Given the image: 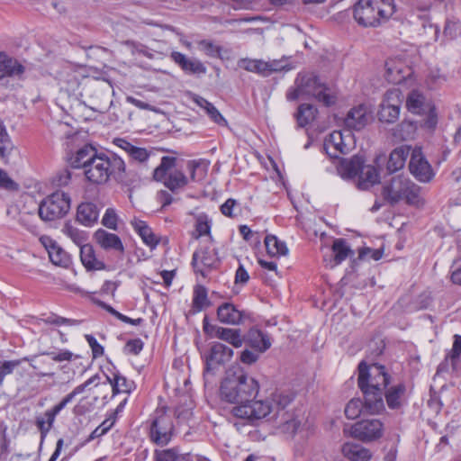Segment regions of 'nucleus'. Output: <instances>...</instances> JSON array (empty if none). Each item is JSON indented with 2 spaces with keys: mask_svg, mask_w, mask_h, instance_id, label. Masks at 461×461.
<instances>
[{
  "mask_svg": "<svg viewBox=\"0 0 461 461\" xmlns=\"http://www.w3.org/2000/svg\"><path fill=\"white\" fill-rule=\"evenodd\" d=\"M259 391L258 381L239 365L230 366L220 388L221 399L233 404L230 413L239 419L253 422L271 413L270 400L253 401Z\"/></svg>",
  "mask_w": 461,
  "mask_h": 461,
  "instance_id": "1",
  "label": "nucleus"
},
{
  "mask_svg": "<svg viewBox=\"0 0 461 461\" xmlns=\"http://www.w3.org/2000/svg\"><path fill=\"white\" fill-rule=\"evenodd\" d=\"M390 378L384 366H367L364 362L359 364L357 384L363 393L367 412L377 414L384 410V391L389 384Z\"/></svg>",
  "mask_w": 461,
  "mask_h": 461,
  "instance_id": "2",
  "label": "nucleus"
},
{
  "mask_svg": "<svg viewBox=\"0 0 461 461\" xmlns=\"http://www.w3.org/2000/svg\"><path fill=\"white\" fill-rule=\"evenodd\" d=\"M288 101L298 98H314L320 103L329 106L335 103L332 90L318 76L310 72H301L297 75L294 85L286 93Z\"/></svg>",
  "mask_w": 461,
  "mask_h": 461,
  "instance_id": "3",
  "label": "nucleus"
},
{
  "mask_svg": "<svg viewBox=\"0 0 461 461\" xmlns=\"http://www.w3.org/2000/svg\"><path fill=\"white\" fill-rule=\"evenodd\" d=\"M124 172L125 163L120 157L115 155L108 157L100 154L90 162L84 175L89 182L102 185L106 183L111 176L122 181Z\"/></svg>",
  "mask_w": 461,
  "mask_h": 461,
  "instance_id": "4",
  "label": "nucleus"
},
{
  "mask_svg": "<svg viewBox=\"0 0 461 461\" xmlns=\"http://www.w3.org/2000/svg\"><path fill=\"white\" fill-rule=\"evenodd\" d=\"M59 85L61 91L79 99L93 96L97 88L98 81L86 76L84 68H68L60 72Z\"/></svg>",
  "mask_w": 461,
  "mask_h": 461,
  "instance_id": "5",
  "label": "nucleus"
},
{
  "mask_svg": "<svg viewBox=\"0 0 461 461\" xmlns=\"http://www.w3.org/2000/svg\"><path fill=\"white\" fill-rule=\"evenodd\" d=\"M395 12L393 0H358L354 8L356 21L365 26H377Z\"/></svg>",
  "mask_w": 461,
  "mask_h": 461,
  "instance_id": "6",
  "label": "nucleus"
},
{
  "mask_svg": "<svg viewBox=\"0 0 461 461\" xmlns=\"http://www.w3.org/2000/svg\"><path fill=\"white\" fill-rule=\"evenodd\" d=\"M384 195L392 203L404 200L408 204L420 206L423 204L420 197V187L402 176L392 178L384 186Z\"/></svg>",
  "mask_w": 461,
  "mask_h": 461,
  "instance_id": "7",
  "label": "nucleus"
},
{
  "mask_svg": "<svg viewBox=\"0 0 461 461\" xmlns=\"http://www.w3.org/2000/svg\"><path fill=\"white\" fill-rule=\"evenodd\" d=\"M72 357L73 353L65 349L59 353L42 352L39 355L25 357L23 358V361L29 362L30 366L35 371V375L38 378L48 377L52 379V383L48 386L50 388L57 384L53 362L70 361Z\"/></svg>",
  "mask_w": 461,
  "mask_h": 461,
  "instance_id": "8",
  "label": "nucleus"
},
{
  "mask_svg": "<svg viewBox=\"0 0 461 461\" xmlns=\"http://www.w3.org/2000/svg\"><path fill=\"white\" fill-rule=\"evenodd\" d=\"M291 394L285 392H276L272 394L270 402L275 412L276 428L284 434L294 435L298 429L301 421L296 419L294 412L285 411L292 402Z\"/></svg>",
  "mask_w": 461,
  "mask_h": 461,
  "instance_id": "9",
  "label": "nucleus"
},
{
  "mask_svg": "<svg viewBox=\"0 0 461 461\" xmlns=\"http://www.w3.org/2000/svg\"><path fill=\"white\" fill-rule=\"evenodd\" d=\"M70 210V197L68 194L57 191L47 196L39 205L40 218L51 221L64 217Z\"/></svg>",
  "mask_w": 461,
  "mask_h": 461,
  "instance_id": "10",
  "label": "nucleus"
},
{
  "mask_svg": "<svg viewBox=\"0 0 461 461\" xmlns=\"http://www.w3.org/2000/svg\"><path fill=\"white\" fill-rule=\"evenodd\" d=\"M176 160L175 157L165 156L153 171L154 179L163 182L172 191L181 188L187 184V178L183 172L176 169L173 170Z\"/></svg>",
  "mask_w": 461,
  "mask_h": 461,
  "instance_id": "11",
  "label": "nucleus"
},
{
  "mask_svg": "<svg viewBox=\"0 0 461 461\" xmlns=\"http://www.w3.org/2000/svg\"><path fill=\"white\" fill-rule=\"evenodd\" d=\"M402 103V95L399 89L386 91L379 105L378 120L385 123L395 122L400 115Z\"/></svg>",
  "mask_w": 461,
  "mask_h": 461,
  "instance_id": "12",
  "label": "nucleus"
},
{
  "mask_svg": "<svg viewBox=\"0 0 461 461\" xmlns=\"http://www.w3.org/2000/svg\"><path fill=\"white\" fill-rule=\"evenodd\" d=\"M173 430L171 416L163 410H157L150 426V439L157 445L165 446L171 440Z\"/></svg>",
  "mask_w": 461,
  "mask_h": 461,
  "instance_id": "13",
  "label": "nucleus"
},
{
  "mask_svg": "<svg viewBox=\"0 0 461 461\" xmlns=\"http://www.w3.org/2000/svg\"><path fill=\"white\" fill-rule=\"evenodd\" d=\"M354 137L350 131H335L324 140L323 149L330 158H339L354 148Z\"/></svg>",
  "mask_w": 461,
  "mask_h": 461,
  "instance_id": "14",
  "label": "nucleus"
},
{
  "mask_svg": "<svg viewBox=\"0 0 461 461\" xmlns=\"http://www.w3.org/2000/svg\"><path fill=\"white\" fill-rule=\"evenodd\" d=\"M350 434L362 442H372L383 436L384 424L378 419H365L352 425Z\"/></svg>",
  "mask_w": 461,
  "mask_h": 461,
  "instance_id": "15",
  "label": "nucleus"
},
{
  "mask_svg": "<svg viewBox=\"0 0 461 461\" xmlns=\"http://www.w3.org/2000/svg\"><path fill=\"white\" fill-rule=\"evenodd\" d=\"M411 174L420 182L428 183L435 176L434 171L421 152L420 147L412 149L409 162Z\"/></svg>",
  "mask_w": 461,
  "mask_h": 461,
  "instance_id": "16",
  "label": "nucleus"
},
{
  "mask_svg": "<svg viewBox=\"0 0 461 461\" xmlns=\"http://www.w3.org/2000/svg\"><path fill=\"white\" fill-rule=\"evenodd\" d=\"M233 354L234 351L230 347L220 342L212 343L209 355L206 357V372L225 365L232 358Z\"/></svg>",
  "mask_w": 461,
  "mask_h": 461,
  "instance_id": "17",
  "label": "nucleus"
},
{
  "mask_svg": "<svg viewBox=\"0 0 461 461\" xmlns=\"http://www.w3.org/2000/svg\"><path fill=\"white\" fill-rule=\"evenodd\" d=\"M411 73V68L400 58L389 59L385 63V77L392 84L403 82Z\"/></svg>",
  "mask_w": 461,
  "mask_h": 461,
  "instance_id": "18",
  "label": "nucleus"
},
{
  "mask_svg": "<svg viewBox=\"0 0 461 461\" xmlns=\"http://www.w3.org/2000/svg\"><path fill=\"white\" fill-rule=\"evenodd\" d=\"M406 107L414 114H423L433 110L431 102L419 90H411L406 98Z\"/></svg>",
  "mask_w": 461,
  "mask_h": 461,
  "instance_id": "19",
  "label": "nucleus"
},
{
  "mask_svg": "<svg viewBox=\"0 0 461 461\" xmlns=\"http://www.w3.org/2000/svg\"><path fill=\"white\" fill-rule=\"evenodd\" d=\"M370 121V114L365 105H358L352 108L347 114L344 123L348 129L359 131Z\"/></svg>",
  "mask_w": 461,
  "mask_h": 461,
  "instance_id": "20",
  "label": "nucleus"
},
{
  "mask_svg": "<svg viewBox=\"0 0 461 461\" xmlns=\"http://www.w3.org/2000/svg\"><path fill=\"white\" fill-rule=\"evenodd\" d=\"M170 57L187 74L202 75L206 73V67L196 59H188L178 51H173Z\"/></svg>",
  "mask_w": 461,
  "mask_h": 461,
  "instance_id": "21",
  "label": "nucleus"
},
{
  "mask_svg": "<svg viewBox=\"0 0 461 461\" xmlns=\"http://www.w3.org/2000/svg\"><path fill=\"white\" fill-rule=\"evenodd\" d=\"M95 240L105 250H114L120 254L124 252V247L121 239L114 233L99 229L95 233Z\"/></svg>",
  "mask_w": 461,
  "mask_h": 461,
  "instance_id": "22",
  "label": "nucleus"
},
{
  "mask_svg": "<svg viewBox=\"0 0 461 461\" xmlns=\"http://www.w3.org/2000/svg\"><path fill=\"white\" fill-rule=\"evenodd\" d=\"M4 62L2 64L0 80L5 77L23 79L26 72V67L18 59L5 53Z\"/></svg>",
  "mask_w": 461,
  "mask_h": 461,
  "instance_id": "23",
  "label": "nucleus"
},
{
  "mask_svg": "<svg viewBox=\"0 0 461 461\" xmlns=\"http://www.w3.org/2000/svg\"><path fill=\"white\" fill-rule=\"evenodd\" d=\"M244 343L258 352H266L271 347L269 337L258 329H250L244 335Z\"/></svg>",
  "mask_w": 461,
  "mask_h": 461,
  "instance_id": "24",
  "label": "nucleus"
},
{
  "mask_svg": "<svg viewBox=\"0 0 461 461\" xmlns=\"http://www.w3.org/2000/svg\"><path fill=\"white\" fill-rule=\"evenodd\" d=\"M216 257L212 250L200 249L193 255L192 264L196 272L205 275L204 269H210L216 264Z\"/></svg>",
  "mask_w": 461,
  "mask_h": 461,
  "instance_id": "25",
  "label": "nucleus"
},
{
  "mask_svg": "<svg viewBox=\"0 0 461 461\" xmlns=\"http://www.w3.org/2000/svg\"><path fill=\"white\" fill-rule=\"evenodd\" d=\"M113 142L124 150L133 161L140 164L148 163L151 157L150 151L144 148L134 146L124 139H115Z\"/></svg>",
  "mask_w": 461,
  "mask_h": 461,
  "instance_id": "26",
  "label": "nucleus"
},
{
  "mask_svg": "<svg viewBox=\"0 0 461 461\" xmlns=\"http://www.w3.org/2000/svg\"><path fill=\"white\" fill-rule=\"evenodd\" d=\"M364 164L361 156L356 155L350 159H342L337 167L338 174L344 179H352L359 176L360 169Z\"/></svg>",
  "mask_w": 461,
  "mask_h": 461,
  "instance_id": "27",
  "label": "nucleus"
},
{
  "mask_svg": "<svg viewBox=\"0 0 461 461\" xmlns=\"http://www.w3.org/2000/svg\"><path fill=\"white\" fill-rule=\"evenodd\" d=\"M217 318L220 322L228 325H239L242 321L243 312L232 303H224L217 309Z\"/></svg>",
  "mask_w": 461,
  "mask_h": 461,
  "instance_id": "28",
  "label": "nucleus"
},
{
  "mask_svg": "<svg viewBox=\"0 0 461 461\" xmlns=\"http://www.w3.org/2000/svg\"><path fill=\"white\" fill-rule=\"evenodd\" d=\"M411 150V147L408 145H402L394 149L389 156L387 163L388 171L393 173L402 169Z\"/></svg>",
  "mask_w": 461,
  "mask_h": 461,
  "instance_id": "29",
  "label": "nucleus"
},
{
  "mask_svg": "<svg viewBox=\"0 0 461 461\" xmlns=\"http://www.w3.org/2000/svg\"><path fill=\"white\" fill-rule=\"evenodd\" d=\"M341 452L350 461H369L372 456L369 449L359 444L350 442L343 444Z\"/></svg>",
  "mask_w": 461,
  "mask_h": 461,
  "instance_id": "30",
  "label": "nucleus"
},
{
  "mask_svg": "<svg viewBox=\"0 0 461 461\" xmlns=\"http://www.w3.org/2000/svg\"><path fill=\"white\" fill-rule=\"evenodd\" d=\"M80 248V260L83 266L89 271L103 270L105 268L104 262L98 260L95 257L92 245L86 242Z\"/></svg>",
  "mask_w": 461,
  "mask_h": 461,
  "instance_id": "31",
  "label": "nucleus"
},
{
  "mask_svg": "<svg viewBox=\"0 0 461 461\" xmlns=\"http://www.w3.org/2000/svg\"><path fill=\"white\" fill-rule=\"evenodd\" d=\"M98 209L93 203H82L77 210V221L85 226H91L97 221Z\"/></svg>",
  "mask_w": 461,
  "mask_h": 461,
  "instance_id": "32",
  "label": "nucleus"
},
{
  "mask_svg": "<svg viewBox=\"0 0 461 461\" xmlns=\"http://www.w3.org/2000/svg\"><path fill=\"white\" fill-rule=\"evenodd\" d=\"M405 392L406 386L403 384L393 385L389 387L386 392L384 391L387 406L392 410L400 409L404 402Z\"/></svg>",
  "mask_w": 461,
  "mask_h": 461,
  "instance_id": "33",
  "label": "nucleus"
},
{
  "mask_svg": "<svg viewBox=\"0 0 461 461\" xmlns=\"http://www.w3.org/2000/svg\"><path fill=\"white\" fill-rule=\"evenodd\" d=\"M131 225L147 246L150 249L157 247L159 240L145 221L135 219L131 221Z\"/></svg>",
  "mask_w": 461,
  "mask_h": 461,
  "instance_id": "34",
  "label": "nucleus"
},
{
  "mask_svg": "<svg viewBox=\"0 0 461 461\" xmlns=\"http://www.w3.org/2000/svg\"><path fill=\"white\" fill-rule=\"evenodd\" d=\"M95 149L86 146L76 153L75 157L71 160V165L76 168H83L84 171L88 167L90 162L97 157Z\"/></svg>",
  "mask_w": 461,
  "mask_h": 461,
  "instance_id": "35",
  "label": "nucleus"
},
{
  "mask_svg": "<svg viewBox=\"0 0 461 461\" xmlns=\"http://www.w3.org/2000/svg\"><path fill=\"white\" fill-rule=\"evenodd\" d=\"M358 187L367 189L368 187L379 183V174L376 168L371 165H362L359 172Z\"/></svg>",
  "mask_w": 461,
  "mask_h": 461,
  "instance_id": "36",
  "label": "nucleus"
},
{
  "mask_svg": "<svg viewBox=\"0 0 461 461\" xmlns=\"http://www.w3.org/2000/svg\"><path fill=\"white\" fill-rule=\"evenodd\" d=\"M61 232L78 247L87 242L89 239V235L86 231L80 230L70 221H66L64 223Z\"/></svg>",
  "mask_w": 461,
  "mask_h": 461,
  "instance_id": "37",
  "label": "nucleus"
},
{
  "mask_svg": "<svg viewBox=\"0 0 461 461\" xmlns=\"http://www.w3.org/2000/svg\"><path fill=\"white\" fill-rule=\"evenodd\" d=\"M194 102L202 109L205 111L207 115L211 118L212 121H213L218 125L226 126L227 121L225 118L221 114V113L218 111V109L209 101L204 99L201 96H194Z\"/></svg>",
  "mask_w": 461,
  "mask_h": 461,
  "instance_id": "38",
  "label": "nucleus"
},
{
  "mask_svg": "<svg viewBox=\"0 0 461 461\" xmlns=\"http://www.w3.org/2000/svg\"><path fill=\"white\" fill-rule=\"evenodd\" d=\"M218 339L239 348L244 344V335L240 329L222 328L218 330Z\"/></svg>",
  "mask_w": 461,
  "mask_h": 461,
  "instance_id": "39",
  "label": "nucleus"
},
{
  "mask_svg": "<svg viewBox=\"0 0 461 461\" xmlns=\"http://www.w3.org/2000/svg\"><path fill=\"white\" fill-rule=\"evenodd\" d=\"M240 68L249 71L257 73L263 77H268L267 61L262 59H241L239 60Z\"/></svg>",
  "mask_w": 461,
  "mask_h": 461,
  "instance_id": "40",
  "label": "nucleus"
},
{
  "mask_svg": "<svg viewBox=\"0 0 461 461\" xmlns=\"http://www.w3.org/2000/svg\"><path fill=\"white\" fill-rule=\"evenodd\" d=\"M97 379H98V376L94 375V376L90 377L88 380H86L84 384L75 387L71 393H69L68 395H66L59 403H58L51 409L53 411V412L58 415L60 412V411L66 407V405L68 403L72 402V400L75 398L76 395L83 393L86 387H88L90 384H94Z\"/></svg>",
  "mask_w": 461,
  "mask_h": 461,
  "instance_id": "41",
  "label": "nucleus"
},
{
  "mask_svg": "<svg viewBox=\"0 0 461 461\" xmlns=\"http://www.w3.org/2000/svg\"><path fill=\"white\" fill-rule=\"evenodd\" d=\"M156 461H193L189 453H180L178 448L173 447L156 451Z\"/></svg>",
  "mask_w": 461,
  "mask_h": 461,
  "instance_id": "42",
  "label": "nucleus"
},
{
  "mask_svg": "<svg viewBox=\"0 0 461 461\" xmlns=\"http://www.w3.org/2000/svg\"><path fill=\"white\" fill-rule=\"evenodd\" d=\"M265 246L267 254L272 257L285 256L288 252L285 243L274 235H267L265 238Z\"/></svg>",
  "mask_w": 461,
  "mask_h": 461,
  "instance_id": "43",
  "label": "nucleus"
},
{
  "mask_svg": "<svg viewBox=\"0 0 461 461\" xmlns=\"http://www.w3.org/2000/svg\"><path fill=\"white\" fill-rule=\"evenodd\" d=\"M335 265L343 262L347 258L352 256L353 250L344 239H336L332 244Z\"/></svg>",
  "mask_w": 461,
  "mask_h": 461,
  "instance_id": "44",
  "label": "nucleus"
},
{
  "mask_svg": "<svg viewBox=\"0 0 461 461\" xmlns=\"http://www.w3.org/2000/svg\"><path fill=\"white\" fill-rule=\"evenodd\" d=\"M317 109L309 104H303L298 107L296 113L297 123L300 127H304L312 122L316 116Z\"/></svg>",
  "mask_w": 461,
  "mask_h": 461,
  "instance_id": "45",
  "label": "nucleus"
},
{
  "mask_svg": "<svg viewBox=\"0 0 461 461\" xmlns=\"http://www.w3.org/2000/svg\"><path fill=\"white\" fill-rule=\"evenodd\" d=\"M107 380L112 385L113 394L121 393H129L133 385L131 381H129L125 376L120 374L114 375L113 379L107 376Z\"/></svg>",
  "mask_w": 461,
  "mask_h": 461,
  "instance_id": "46",
  "label": "nucleus"
},
{
  "mask_svg": "<svg viewBox=\"0 0 461 461\" xmlns=\"http://www.w3.org/2000/svg\"><path fill=\"white\" fill-rule=\"evenodd\" d=\"M209 305V300L207 297V290L202 285H197L194 288L193 303L192 306L194 312H201L206 306Z\"/></svg>",
  "mask_w": 461,
  "mask_h": 461,
  "instance_id": "47",
  "label": "nucleus"
},
{
  "mask_svg": "<svg viewBox=\"0 0 461 461\" xmlns=\"http://www.w3.org/2000/svg\"><path fill=\"white\" fill-rule=\"evenodd\" d=\"M50 260L56 266L68 267L70 263V256L61 247L57 245L49 252Z\"/></svg>",
  "mask_w": 461,
  "mask_h": 461,
  "instance_id": "48",
  "label": "nucleus"
},
{
  "mask_svg": "<svg viewBox=\"0 0 461 461\" xmlns=\"http://www.w3.org/2000/svg\"><path fill=\"white\" fill-rule=\"evenodd\" d=\"M14 149V144L2 122H0V157L7 160Z\"/></svg>",
  "mask_w": 461,
  "mask_h": 461,
  "instance_id": "49",
  "label": "nucleus"
},
{
  "mask_svg": "<svg viewBox=\"0 0 461 461\" xmlns=\"http://www.w3.org/2000/svg\"><path fill=\"white\" fill-rule=\"evenodd\" d=\"M366 411L365 402H363L359 398L351 399L345 407V415L348 419H357L363 410Z\"/></svg>",
  "mask_w": 461,
  "mask_h": 461,
  "instance_id": "50",
  "label": "nucleus"
},
{
  "mask_svg": "<svg viewBox=\"0 0 461 461\" xmlns=\"http://www.w3.org/2000/svg\"><path fill=\"white\" fill-rule=\"evenodd\" d=\"M416 132V125L409 121H403L398 124L395 135L401 140H411L414 138Z\"/></svg>",
  "mask_w": 461,
  "mask_h": 461,
  "instance_id": "51",
  "label": "nucleus"
},
{
  "mask_svg": "<svg viewBox=\"0 0 461 461\" xmlns=\"http://www.w3.org/2000/svg\"><path fill=\"white\" fill-rule=\"evenodd\" d=\"M211 232V224L206 214H199L195 220V232L194 237L195 239L200 238L203 235H209Z\"/></svg>",
  "mask_w": 461,
  "mask_h": 461,
  "instance_id": "52",
  "label": "nucleus"
},
{
  "mask_svg": "<svg viewBox=\"0 0 461 461\" xmlns=\"http://www.w3.org/2000/svg\"><path fill=\"white\" fill-rule=\"evenodd\" d=\"M19 188V184L5 170L0 168V189L7 192H17Z\"/></svg>",
  "mask_w": 461,
  "mask_h": 461,
  "instance_id": "53",
  "label": "nucleus"
},
{
  "mask_svg": "<svg viewBox=\"0 0 461 461\" xmlns=\"http://www.w3.org/2000/svg\"><path fill=\"white\" fill-rule=\"evenodd\" d=\"M23 359L0 362V385H2L5 377L12 374L14 370L21 365Z\"/></svg>",
  "mask_w": 461,
  "mask_h": 461,
  "instance_id": "54",
  "label": "nucleus"
},
{
  "mask_svg": "<svg viewBox=\"0 0 461 461\" xmlns=\"http://www.w3.org/2000/svg\"><path fill=\"white\" fill-rule=\"evenodd\" d=\"M261 354L262 352H258L255 349L246 348L240 352V361L242 364L250 366L255 364L259 359V356Z\"/></svg>",
  "mask_w": 461,
  "mask_h": 461,
  "instance_id": "55",
  "label": "nucleus"
},
{
  "mask_svg": "<svg viewBox=\"0 0 461 461\" xmlns=\"http://www.w3.org/2000/svg\"><path fill=\"white\" fill-rule=\"evenodd\" d=\"M198 45L200 50L209 57H218L220 55L221 48L210 41H201Z\"/></svg>",
  "mask_w": 461,
  "mask_h": 461,
  "instance_id": "56",
  "label": "nucleus"
},
{
  "mask_svg": "<svg viewBox=\"0 0 461 461\" xmlns=\"http://www.w3.org/2000/svg\"><path fill=\"white\" fill-rule=\"evenodd\" d=\"M71 180V172L70 170L65 168L59 171L53 178V184L56 186L62 187L66 186L69 184Z\"/></svg>",
  "mask_w": 461,
  "mask_h": 461,
  "instance_id": "57",
  "label": "nucleus"
},
{
  "mask_svg": "<svg viewBox=\"0 0 461 461\" xmlns=\"http://www.w3.org/2000/svg\"><path fill=\"white\" fill-rule=\"evenodd\" d=\"M102 223H103V225H104L105 227H107L109 229L116 230L117 215L113 209L109 208L106 210V212L102 219Z\"/></svg>",
  "mask_w": 461,
  "mask_h": 461,
  "instance_id": "58",
  "label": "nucleus"
},
{
  "mask_svg": "<svg viewBox=\"0 0 461 461\" xmlns=\"http://www.w3.org/2000/svg\"><path fill=\"white\" fill-rule=\"evenodd\" d=\"M143 348V342L140 339L129 340L124 348L127 354L138 355Z\"/></svg>",
  "mask_w": 461,
  "mask_h": 461,
  "instance_id": "59",
  "label": "nucleus"
},
{
  "mask_svg": "<svg viewBox=\"0 0 461 461\" xmlns=\"http://www.w3.org/2000/svg\"><path fill=\"white\" fill-rule=\"evenodd\" d=\"M461 357V336L455 335L452 353L449 357L453 368H456V359Z\"/></svg>",
  "mask_w": 461,
  "mask_h": 461,
  "instance_id": "60",
  "label": "nucleus"
},
{
  "mask_svg": "<svg viewBox=\"0 0 461 461\" xmlns=\"http://www.w3.org/2000/svg\"><path fill=\"white\" fill-rule=\"evenodd\" d=\"M86 339L88 342L94 357H100L104 354V348L97 342L92 335H86Z\"/></svg>",
  "mask_w": 461,
  "mask_h": 461,
  "instance_id": "61",
  "label": "nucleus"
},
{
  "mask_svg": "<svg viewBox=\"0 0 461 461\" xmlns=\"http://www.w3.org/2000/svg\"><path fill=\"white\" fill-rule=\"evenodd\" d=\"M368 257L374 260H378L382 258V251H380L379 249H372L369 248H366L359 250V259H365Z\"/></svg>",
  "mask_w": 461,
  "mask_h": 461,
  "instance_id": "62",
  "label": "nucleus"
},
{
  "mask_svg": "<svg viewBox=\"0 0 461 461\" xmlns=\"http://www.w3.org/2000/svg\"><path fill=\"white\" fill-rule=\"evenodd\" d=\"M222 328L223 327L210 324L207 317H204L203 321L204 333L212 338L218 339V330H222Z\"/></svg>",
  "mask_w": 461,
  "mask_h": 461,
  "instance_id": "63",
  "label": "nucleus"
},
{
  "mask_svg": "<svg viewBox=\"0 0 461 461\" xmlns=\"http://www.w3.org/2000/svg\"><path fill=\"white\" fill-rule=\"evenodd\" d=\"M176 416L178 422H186L192 418L193 412L190 408L178 407L176 410Z\"/></svg>",
  "mask_w": 461,
  "mask_h": 461,
  "instance_id": "64",
  "label": "nucleus"
}]
</instances>
